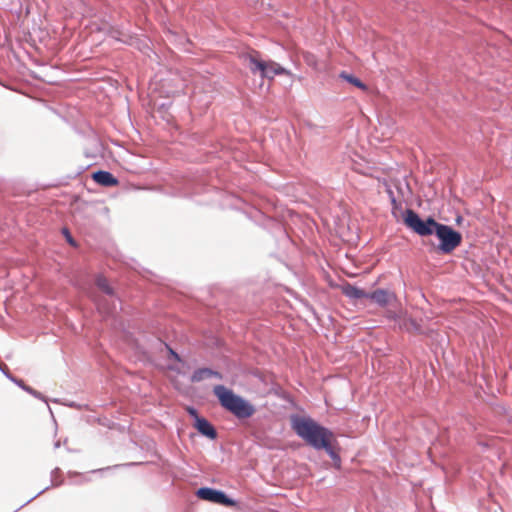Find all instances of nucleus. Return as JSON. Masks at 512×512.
I'll return each instance as SVG.
<instances>
[{"instance_id":"nucleus-15","label":"nucleus","mask_w":512,"mask_h":512,"mask_svg":"<svg viewBox=\"0 0 512 512\" xmlns=\"http://www.w3.org/2000/svg\"><path fill=\"white\" fill-rule=\"evenodd\" d=\"M95 285L106 295L115 296V290L110 286L105 276L99 274L95 278Z\"/></svg>"},{"instance_id":"nucleus-10","label":"nucleus","mask_w":512,"mask_h":512,"mask_svg":"<svg viewBox=\"0 0 512 512\" xmlns=\"http://www.w3.org/2000/svg\"><path fill=\"white\" fill-rule=\"evenodd\" d=\"M92 179L103 187H114L119 184V180L111 172L106 170L93 172Z\"/></svg>"},{"instance_id":"nucleus-27","label":"nucleus","mask_w":512,"mask_h":512,"mask_svg":"<svg viewBox=\"0 0 512 512\" xmlns=\"http://www.w3.org/2000/svg\"><path fill=\"white\" fill-rule=\"evenodd\" d=\"M461 221H462V217H461V216H458V217L456 218V223H457V224H460V223H461Z\"/></svg>"},{"instance_id":"nucleus-2","label":"nucleus","mask_w":512,"mask_h":512,"mask_svg":"<svg viewBox=\"0 0 512 512\" xmlns=\"http://www.w3.org/2000/svg\"><path fill=\"white\" fill-rule=\"evenodd\" d=\"M290 426L294 433L313 449L324 445V440H328V437H333L331 429L310 416L292 414Z\"/></svg>"},{"instance_id":"nucleus-13","label":"nucleus","mask_w":512,"mask_h":512,"mask_svg":"<svg viewBox=\"0 0 512 512\" xmlns=\"http://www.w3.org/2000/svg\"><path fill=\"white\" fill-rule=\"evenodd\" d=\"M11 382H13L15 385H17L19 388H21L23 391L27 392L28 394L32 395L33 397L40 399L44 401L45 403L48 402V399L39 391L35 390L31 386L27 385L22 379L17 377H11Z\"/></svg>"},{"instance_id":"nucleus-30","label":"nucleus","mask_w":512,"mask_h":512,"mask_svg":"<svg viewBox=\"0 0 512 512\" xmlns=\"http://www.w3.org/2000/svg\"><path fill=\"white\" fill-rule=\"evenodd\" d=\"M68 474H69L70 476H72V475H79V474H78V473H76V472H69Z\"/></svg>"},{"instance_id":"nucleus-26","label":"nucleus","mask_w":512,"mask_h":512,"mask_svg":"<svg viewBox=\"0 0 512 512\" xmlns=\"http://www.w3.org/2000/svg\"><path fill=\"white\" fill-rule=\"evenodd\" d=\"M70 408L80 409L81 405L77 404L76 402H69L66 404Z\"/></svg>"},{"instance_id":"nucleus-25","label":"nucleus","mask_w":512,"mask_h":512,"mask_svg":"<svg viewBox=\"0 0 512 512\" xmlns=\"http://www.w3.org/2000/svg\"><path fill=\"white\" fill-rule=\"evenodd\" d=\"M143 462H130V463H126V464H123L122 466H138V465H142ZM121 465H115L114 467L117 468V467H120Z\"/></svg>"},{"instance_id":"nucleus-5","label":"nucleus","mask_w":512,"mask_h":512,"mask_svg":"<svg viewBox=\"0 0 512 512\" xmlns=\"http://www.w3.org/2000/svg\"><path fill=\"white\" fill-rule=\"evenodd\" d=\"M195 495L201 500L225 507H233L236 505V500L229 497L226 492L211 487H200L196 490Z\"/></svg>"},{"instance_id":"nucleus-33","label":"nucleus","mask_w":512,"mask_h":512,"mask_svg":"<svg viewBox=\"0 0 512 512\" xmlns=\"http://www.w3.org/2000/svg\"><path fill=\"white\" fill-rule=\"evenodd\" d=\"M115 309H116V306H115V305H113V307H112L111 309H109V312H112V311H113V310H115Z\"/></svg>"},{"instance_id":"nucleus-12","label":"nucleus","mask_w":512,"mask_h":512,"mask_svg":"<svg viewBox=\"0 0 512 512\" xmlns=\"http://www.w3.org/2000/svg\"><path fill=\"white\" fill-rule=\"evenodd\" d=\"M399 328L401 330H404L409 333H416V334L422 333L421 325L415 319H413L411 317H405V318L401 319L399 322Z\"/></svg>"},{"instance_id":"nucleus-4","label":"nucleus","mask_w":512,"mask_h":512,"mask_svg":"<svg viewBox=\"0 0 512 512\" xmlns=\"http://www.w3.org/2000/svg\"><path fill=\"white\" fill-rule=\"evenodd\" d=\"M248 68L253 75H259L262 79L273 80L277 75H291V72L279 63L261 59L258 51H252L245 56Z\"/></svg>"},{"instance_id":"nucleus-21","label":"nucleus","mask_w":512,"mask_h":512,"mask_svg":"<svg viewBox=\"0 0 512 512\" xmlns=\"http://www.w3.org/2000/svg\"><path fill=\"white\" fill-rule=\"evenodd\" d=\"M0 370L10 381H11V377H15L14 375H12L10 373L8 367L5 364L1 363V362H0Z\"/></svg>"},{"instance_id":"nucleus-29","label":"nucleus","mask_w":512,"mask_h":512,"mask_svg":"<svg viewBox=\"0 0 512 512\" xmlns=\"http://www.w3.org/2000/svg\"><path fill=\"white\" fill-rule=\"evenodd\" d=\"M47 408H48L49 412L51 413V415H53L52 409L48 404H47Z\"/></svg>"},{"instance_id":"nucleus-14","label":"nucleus","mask_w":512,"mask_h":512,"mask_svg":"<svg viewBox=\"0 0 512 512\" xmlns=\"http://www.w3.org/2000/svg\"><path fill=\"white\" fill-rule=\"evenodd\" d=\"M339 77L341 79L345 80L346 82L350 83L351 85L361 89L362 91H367L368 90V86L360 78H358L357 76H355L352 73H348L346 71H342L339 74Z\"/></svg>"},{"instance_id":"nucleus-16","label":"nucleus","mask_w":512,"mask_h":512,"mask_svg":"<svg viewBox=\"0 0 512 512\" xmlns=\"http://www.w3.org/2000/svg\"><path fill=\"white\" fill-rule=\"evenodd\" d=\"M164 345L167 351L168 360H174L182 366L186 365V362L182 359V357L169 344L165 343Z\"/></svg>"},{"instance_id":"nucleus-1","label":"nucleus","mask_w":512,"mask_h":512,"mask_svg":"<svg viewBox=\"0 0 512 512\" xmlns=\"http://www.w3.org/2000/svg\"><path fill=\"white\" fill-rule=\"evenodd\" d=\"M402 220L409 230L420 237L434 235L438 240L435 248L443 255L451 254L462 243L463 236L458 230L438 222L433 216L422 218L418 212L407 208L402 212Z\"/></svg>"},{"instance_id":"nucleus-18","label":"nucleus","mask_w":512,"mask_h":512,"mask_svg":"<svg viewBox=\"0 0 512 512\" xmlns=\"http://www.w3.org/2000/svg\"><path fill=\"white\" fill-rule=\"evenodd\" d=\"M63 477L61 469L56 467L51 472V485L54 487H58L63 484Z\"/></svg>"},{"instance_id":"nucleus-28","label":"nucleus","mask_w":512,"mask_h":512,"mask_svg":"<svg viewBox=\"0 0 512 512\" xmlns=\"http://www.w3.org/2000/svg\"><path fill=\"white\" fill-rule=\"evenodd\" d=\"M54 447H55V448H59V447H60V441H56V442L54 443Z\"/></svg>"},{"instance_id":"nucleus-6","label":"nucleus","mask_w":512,"mask_h":512,"mask_svg":"<svg viewBox=\"0 0 512 512\" xmlns=\"http://www.w3.org/2000/svg\"><path fill=\"white\" fill-rule=\"evenodd\" d=\"M315 450L317 451H325L327 455L332 459L333 465L336 469L341 468V457H340V445L336 439L335 434L333 433V437H328V440H324V445L318 446Z\"/></svg>"},{"instance_id":"nucleus-9","label":"nucleus","mask_w":512,"mask_h":512,"mask_svg":"<svg viewBox=\"0 0 512 512\" xmlns=\"http://www.w3.org/2000/svg\"><path fill=\"white\" fill-rule=\"evenodd\" d=\"M193 427L197 430V432L210 439V440H216L218 437V432L214 425L205 417L197 418L196 422L193 423Z\"/></svg>"},{"instance_id":"nucleus-32","label":"nucleus","mask_w":512,"mask_h":512,"mask_svg":"<svg viewBox=\"0 0 512 512\" xmlns=\"http://www.w3.org/2000/svg\"><path fill=\"white\" fill-rule=\"evenodd\" d=\"M24 506H25L24 504H23V505H21L20 507H18V509H15V511H14V512H18V510H21V508H22V507H24Z\"/></svg>"},{"instance_id":"nucleus-23","label":"nucleus","mask_w":512,"mask_h":512,"mask_svg":"<svg viewBox=\"0 0 512 512\" xmlns=\"http://www.w3.org/2000/svg\"><path fill=\"white\" fill-rule=\"evenodd\" d=\"M49 489V487H45L44 489H42L41 491H39L35 496L31 497L29 500H27L24 505H27L28 503H30L31 501H33L35 498H37L39 495L43 494L45 491H47Z\"/></svg>"},{"instance_id":"nucleus-11","label":"nucleus","mask_w":512,"mask_h":512,"mask_svg":"<svg viewBox=\"0 0 512 512\" xmlns=\"http://www.w3.org/2000/svg\"><path fill=\"white\" fill-rule=\"evenodd\" d=\"M341 292L349 299H367V292L365 290L349 282H346L341 286Z\"/></svg>"},{"instance_id":"nucleus-3","label":"nucleus","mask_w":512,"mask_h":512,"mask_svg":"<svg viewBox=\"0 0 512 512\" xmlns=\"http://www.w3.org/2000/svg\"><path fill=\"white\" fill-rule=\"evenodd\" d=\"M213 394L220 406L240 421L251 418L256 412L255 406L249 400L225 385L214 386Z\"/></svg>"},{"instance_id":"nucleus-17","label":"nucleus","mask_w":512,"mask_h":512,"mask_svg":"<svg viewBox=\"0 0 512 512\" xmlns=\"http://www.w3.org/2000/svg\"><path fill=\"white\" fill-rule=\"evenodd\" d=\"M387 194L389 196V200H390V203H391V206H392V210H391L392 215L396 217V212L398 210H402V204H401V202H399L396 199V197L394 195V192L392 191L391 188L387 189Z\"/></svg>"},{"instance_id":"nucleus-24","label":"nucleus","mask_w":512,"mask_h":512,"mask_svg":"<svg viewBox=\"0 0 512 512\" xmlns=\"http://www.w3.org/2000/svg\"><path fill=\"white\" fill-rule=\"evenodd\" d=\"M168 369L173 371V372H175V373H177V374H181L182 373L180 368L177 365L169 364L168 365Z\"/></svg>"},{"instance_id":"nucleus-20","label":"nucleus","mask_w":512,"mask_h":512,"mask_svg":"<svg viewBox=\"0 0 512 512\" xmlns=\"http://www.w3.org/2000/svg\"><path fill=\"white\" fill-rule=\"evenodd\" d=\"M62 233L65 236L66 241L71 246H74V247L77 246V243H76L75 239L73 238V236L71 235V233H70L68 228H63Z\"/></svg>"},{"instance_id":"nucleus-7","label":"nucleus","mask_w":512,"mask_h":512,"mask_svg":"<svg viewBox=\"0 0 512 512\" xmlns=\"http://www.w3.org/2000/svg\"><path fill=\"white\" fill-rule=\"evenodd\" d=\"M395 298L396 295L394 292L384 288H377L371 292H367V299L375 302L380 307H386Z\"/></svg>"},{"instance_id":"nucleus-8","label":"nucleus","mask_w":512,"mask_h":512,"mask_svg":"<svg viewBox=\"0 0 512 512\" xmlns=\"http://www.w3.org/2000/svg\"><path fill=\"white\" fill-rule=\"evenodd\" d=\"M210 378H215L221 381L223 380V374L210 367H200L193 371V373L190 376V381L192 383H199Z\"/></svg>"},{"instance_id":"nucleus-22","label":"nucleus","mask_w":512,"mask_h":512,"mask_svg":"<svg viewBox=\"0 0 512 512\" xmlns=\"http://www.w3.org/2000/svg\"><path fill=\"white\" fill-rule=\"evenodd\" d=\"M387 317L390 320L398 322H400V320L402 319L396 312H389Z\"/></svg>"},{"instance_id":"nucleus-19","label":"nucleus","mask_w":512,"mask_h":512,"mask_svg":"<svg viewBox=\"0 0 512 512\" xmlns=\"http://www.w3.org/2000/svg\"><path fill=\"white\" fill-rule=\"evenodd\" d=\"M186 412L188 413V415L193 419V423L196 422V419L197 418H202L203 416H201L199 413H198V410L193 407V406H187L186 408Z\"/></svg>"},{"instance_id":"nucleus-31","label":"nucleus","mask_w":512,"mask_h":512,"mask_svg":"<svg viewBox=\"0 0 512 512\" xmlns=\"http://www.w3.org/2000/svg\"><path fill=\"white\" fill-rule=\"evenodd\" d=\"M24 506H25L24 504H23V505H21L20 507H18V509H15V511H14V512H18V510H21V508H22V507H24Z\"/></svg>"}]
</instances>
